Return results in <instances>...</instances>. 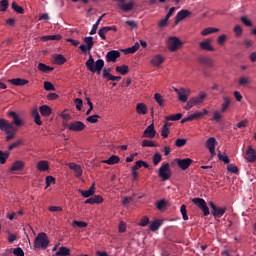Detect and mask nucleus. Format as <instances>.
Listing matches in <instances>:
<instances>
[{"label": "nucleus", "mask_w": 256, "mask_h": 256, "mask_svg": "<svg viewBox=\"0 0 256 256\" xmlns=\"http://www.w3.org/2000/svg\"><path fill=\"white\" fill-rule=\"evenodd\" d=\"M212 33H219V28H213V27L205 28V29L201 32V35H202L203 37H207V35H211Z\"/></svg>", "instance_id": "37"}, {"label": "nucleus", "mask_w": 256, "mask_h": 256, "mask_svg": "<svg viewBox=\"0 0 256 256\" xmlns=\"http://www.w3.org/2000/svg\"><path fill=\"white\" fill-rule=\"evenodd\" d=\"M223 102L221 104V113H225L229 107H231V98L228 96H223L222 97Z\"/></svg>", "instance_id": "25"}, {"label": "nucleus", "mask_w": 256, "mask_h": 256, "mask_svg": "<svg viewBox=\"0 0 256 256\" xmlns=\"http://www.w3.org/2000/svg\"><path fill=\"white\" fill-rule=\"evenodd\" d=\"M164 59L161 55H156L151 59V65L159 67L163 63Z\"/></svg>", "instance_id": "31"}, {"label": "nucleus", "mask_w": 256, "mask_h": 256, "mask_svg": "<svg viewBox=\"0 0 256 256\" xmlns=\"http://www.w3.org/2000/svg\"><path fill=\"white\" fill-rule=\"evenodd\" d=\"M227 171L230 173H235L236 175L239 173V168L235 164H230L227 166Z\"/></svg>", "instance_id": "56"}, {"label": "nucleus", "mask_w": 256, "mask_h": 256, "mask_svg": "<svg viewBox=\"0 0 256 256\" xmlns=\"http://www.w3.org/2000/svg\"><path fill=\"white\" fill-rule=\"evenodd\" d=\"M240 21L243 23V25H245L246 27H253V23L251 22V20H249V18H247V16H242L240 18Z\"/></svg>", "instance_id": "55"}, {"label": "nucleus", "mask_w": 256, "mask_h": 256, "mask_svg": "<svg viewBox=\"0 0 256 256\" xmlns=\"http://www.w3.org/2000/svg\"><path fill=\"white\" fill-rule=\"evenodd\" d=\"M20 145H23V141L22 140H17L16 142L9 145L7 151H9V153H11V151H13V149L19 147Z\"/></svg>", "instance_id": "52"}, {"label": "nucleus", "mask_w": 256, "mask_h": 256, "mask_svg": "<svg viewBox=\"0 0 256 256\" xmlns=\"http://www.w3.org/2000/svg\"><path fill=\"white\" fill-rule=\"evenodd\" d=\"M9 155H11V152L9 151H2L0 150V164L5 165L7 163V159H9Z\"/></svg>", "instance_id": "36"}, {"label": "nucleus", "mask_w": 256, "mask_h": 256, "mask_svg": "<svg viewBox=\"0 0 256 256\" xmlns=\"http://www.w3.org/2000/svg\"><path fill=\"white\" fill-rule=\"evenodd\" d=\"M206 149L210 151L211 159L217 155L215 152V147H217V139L215 137H210L206 141Z\"/></svg>", "instance_id": "10"}, {"label": "nucleus", "mask_w": 256, "mask_h": 256, "mask_svg": "<svg viewBox=\"0 0 256 256\" xmlns=\"http://www.w3.org/2000/svg\"><path fill=\"white\" fill-rule=\"evenodd\" d=\"M71 255V250L65 246L59 248L58 252H56L55 256H68Z\"/></svg>", "instance_id": "34"}, {"label": "nucleus", "mask_w": 256, "mask_h": 256, "mask_svg": "<svg viewBox=\"0 0 256 256\" xmlns=\"http://www.w3.org/2000/svg\"><path fill=\"white\" fill-rule=\"evenodd\" d=\"M149 225V217L144 216L139 223L140 227H147Z\"/></svg>", "instance_id": "63"}, {"label": "nucleus", "mask_w": 256, "mask_h": 256, "mask_svg": "<svg viewBox=\"0 0 256 256\" xmlns=\"http://www.w3.org/2000/svg\"><path fill=\"white\" fill-rule=\"evenodd\" d=\"M189 15H191V12L189 10H185V9L180 10L175 17L176 25L179 24L180 21H183V19H187Z\"/></svg>", "instance_id": "18"}, {"label": "nucleus", "mask_w": 256, "mask_h": 256, "mask_svg": "<svg viewBox=\"0 0 256 256\" xmlns=\"http://www.w3.org/2000/svg\"><path fill=\"white\" fill-rule=\"evenodd\" d=\"M162 159H163V156H161V153L156 152V153L153 155V158H152L153 165H154L155 167H157V165H159V163H161Z\"/></svg>", "instance_id": "44"}, {"label": "nucleus", "mask_w": 256, "mask_h": 256, "mask_svg": "<svg viewBox=\"0 0 256 256\" xmlns=\"http://www.w3.org/2000/svg\"><path fill=\"white\" fill-rule=\"evenodd\" d=\"M78 193H80L82 197H85L86 199L91 197L95 194V183H93L92 187H90L88 190H78Z\"/></svg>", "instance_id": "22"}, {"label": "nucleus", "mask_w": 256, "mask_h": 256, "mask_svg": "<svg viewBox=\"0 0 256 256\" xmlns=\"http://www.w3.org/2000/svg\"><path fill=\"white\" fill-rule=\"evenodd\" d=\"M13 254L15 256H25V252L23 251V249L21 247L15 248L13 250Z\"/></svg>", "instance_id": "64"}, {"label": "nucleus", "mask_w": 256, "mask_h": 256, "mask_svg": "<svg viewBox=\"0 0 256 256\" xmlns=\"http://www.w3.org/2000/svg\"><path fill=\"white\" fill-rule=\"evenodd\" d=\"M139 42H136L133 46L127 48L124 50V53H128V54H133V53H137V51H139Z\"/></svg>", "instance_id": "40"}, {"label": "nucleus", "mask_w": 256, "mask_h": 256, "mask_svg": "<svg viewBox=\"0 0 256 256\" xmlns=\"http://www.w3.org/2000/svg\"><path fill=\"white\" fill-rule=\"evenodd\" d=\"M84 43L85 45H80L79 49L82 51V53H87V51H89V53H91V49H93V46L95 45V41H93V37L92 36H88V37H84Z\"/></svg>", "instance_id": "9"}, {"label": "nucleus", "mask_w": 256, "mask_h": 256, "mask_svg": "<svg viewBox=\"0 0 256 256\" xmlns=\"http://www.w3.org/2000/svg\"><path fill=\"white\" fill-rule=\"evenodd\" d=\"M23 169H25V162L17 160L12 164L10 171H23Z\"/></svg>", "instance_id": "24"}, {"label": "nucleus", "mask_w": 256, "mask_h": 256, "mask_svg": "<svg viewBox=\"0 0 256 256\" xmlns=\"http://www.w3.org/2000/svg\"><path fill=\"white\" fill-rule=\"evenodd\" d=\"M63 39V36L60 34L58 35H47L42 37V41H61Z\"/></svg>", "instance_id": "35"}, {"label": "nucleus", "mask_w": 256, "mask_h": 256, "mask_svg": "<svg viewBox=\"0 0 256 256\" xmlns=\"http://www.w3.org/2000/svg\"><path fill=\"white\" fill-rule=\"evenodd\" d=\"M183 47V42L177 36H170L167 39V48L172 52L179 51Z\"/></svg>", "instance_id": "4"}, {"label": "nucleus", "mask_w": 256, "mask_h": 256, "mask_svg": "<svg viewBox=\"0 0 256 256\" xmlns=\"http://www.w3.org/2000/svg\"><path fill=\"white\" fill-rule=\"evenodd\" d=\"M45 91H55V86L51 82H44Z\"/></svg>", "instance_id": "62"}, {"label": "nucleus", "mask_w": 256, "mask_h": 256, "mask_svg": "<svg viewBox=\"0 0 256 256\" xmlns=\"http://www.w3.org/2000/svg\"><path fill=\"white\" fill-rule=\"evenodd\" d=\"M175 145H176V147H185V145H187V139L178 138L175 141Z\"/></svg>", "instance_id": "59"}, {"label": "nucleus", "mask_w": 256, "mask_h": 256, "mask_svg": "<svg viewBox=\"0 0 256 256\" xmlns=\"http://www.w3.org/2000/svg\"><path fill=\"white\" fill-rule=\"evenodd\" d=\"M40 114L42 117H51L53 110L48 105H42L39 108Z\"/></svg>", "instance_id": "23"}, {"label": "nucleus", "mask_w": 256, "mask_h": 256, "mask_svg": "<svg viewBox=\"0 0 256 256\" xmlns=\"http://www.w3.org/2000/svg\"><path fill=\"white\" fill-rule=\"evenodd\" d=\"M175 163L178 165V167H180L182 169V171H187V169L190 168L191 165L193 164V159H191V158H185V159L176 158Z\"/></svg>", "instance_id": "11"}, {"label": "nucleus", "mask_w": 256, "mask_h": 256, "mask_svg": "<svg viewBox=\"0 0 256 256\" xmlns=\"http://www.w3.org/2000/svg\"><path fill=\"white\" fill-rule=\"evenodd\" d=\"M0 131L6 133V141H12L17 134V128H15L11 122L3 118H0Z\"/></svg>", "instance_id": "2"}, {"label": "nucleus", "mask_w": 256, "mask_h": 256, "mask_svg": "<svg viewBox=\"0 0 256 256\" xmlns=\"http://www.w3.org/2000/svg\"><path fill=\"white\" fill-rule=\"evenodd\" d=\"M85 65L90 73H97V75H101V71H103L105 67V61L103 59H98L95 62L93 55L89 53V59L86 61Z\"/></svg>", "instance_id": "1"}, {"label": "nucleus", "mask_w": 256, "mask_h": 256, "mask_svg": "<svg viewBox=\"0 0 256 256\" xmlns=\"http://www.w3.org/2000/svg\"><path fill=\"white\" fill-rule=\"evenodd\" d=\"M160 227L161 223L159 222V220H155L150 224L149 229L150 231H157Z\"/></svg>", "instance_id": "51"}, {"label": "nucleus", "mask_w": 256, "mask_h": 256, "mask_svg": "<svg viewBox=\"0 0 256 256\" xmlns=\"http://www.w3.org/2000/svg\"><path fill=\"white\" fill-rule=\"evenodd\" d=\"M98 119H101V116L95 114V115H92V116H88L86 121H88V123H97Z\"/></svg>", "instance_id": "58"}, {"label": "nucleus", "mask_w": 256, "mask_h": 256, "mask_svg": "<svg viewBox=\"0 0 256 256\" xmlns=\"http://www.w3.org/2000/svg\"><path fill=\"white\" fill-rule=\"evenodd\" d=\"M37 169L42 172L49 171V162L46 160L39 161L37 163Z\"/></svg>", "instance_id": "30"}, {"label": "nucleus", "mask_w": 256, "mask_h": 256, "mask_svg": "<svg viewBox=\"0 0 256 256\" xmlns=\"http://www.w3.org/2000/svg\"><path fill=\"white\" fill-rule=\"evenodd\" d=\"M197 61L201 67H204V69H213V67H215L213 59L207 56H199Z\"/></svg>", "instance_id": "8"}, {"label": "nucleus", "mask_w": 256, "mask_h": 256, "mask_svg": "<svg viewBox=\"0 0 256 256\" xmlns=\"http://www.w3.org/2000/svg\"><path fill=\"white\" fill-rule=\"evenodd\" d=\"M136 111L138 115H147V105H145V103H138Z\"/></svg>", "instance_id": "32"}, {"label": "nucleus", "mask_w": 256, "mask_h": 256, "mask_svg": "<svg viewBox=\"0 0 256 256\" xmlns=\"http://www.w3.org/2000/svg\"><path fill=\"white\" fill-rule=\"evenodd\" d=\"M157 135V131L155 130V124H150L145 131L143 132L142 137H146L148 139H153Z\"/></svg>", "instance_id": "16"}, {"label": "nucleus", "mask_w": 256, "mask_h": 256, "mask_svg": "<svg viewBox=\"0 0 256 256\" xmlns=\"http://www.w3.org/2000/svg\"><path fill=\"white\" fill-rule=\"evenodd\" d=\"M192 203H194L196 207H199V209H201V211L204 214V217H207L208 215H210L211 212L209 211V206H207V202H205V199L194 198L192 199Z\"/></svg>", "instance_id": "6"}, {"label": "nucleus", "mask_w": 256, "mask_h": 256, "mask_svg": "<svg viewBox=\"0 0 256 256\" xmlns=\"http://www.w3.org/2000/svg\"><path fill=\"white\" fill-rule=\"evenodd\" d=\"M183 117V114L177 113L173 115L166 116V121H179Z\"/></svg>", "instance_id": "47"}, {"label": "nucleus", "mask_w": 256, "mask_h": 256, "mask_svg": "<svg viewBox=\"0 0 256 256\" xmlns=\"http://www.w3.org/2000/svg\"><path fill=\"white\" fill-rule=\"evenodd\" d=\"M49 247V237L47 233L40 232L34 239V249L37 251H45Z\"/></svg>", "instance_id": "3"}, {"label": "nucleus", "mask_w": 256, "mask_h": 256, "mask_svg": "<svg viewBox=\"0 0 256 256\" xmlns=\"http://www.w3.org/2000/svg\"><path fill=\"white\" fill-rule=\"evenodd\" d=\"M74 103H75L76 109H77L78 111H81V109H83V99H81V98H76V99L74 100Z\"/></svg>", "instance_id": "60"}, {"label": "nucleus", "mask_w": 256, "mask_h": 256, "mask_svg": "<svg viewBox=\"0 0 256 256\" xmlns=\"http://www.w3.org/2000/svg\"><path fill=\"white\" fill-rule=\"evenodd\" d=\"M32 117L36 125H43V121H41V115H39V110L37 108L32 110Z\"/></svg>", "instance_id": "28"}, {"label": "nucleus", "mask_w": 256, "mask_h": 256, "mask_svg": "<svg viewBox=\"0 0 256 256\" xmlns=\"http://www.w3.org/2000/svg\"><path fill=\"white\" fill-rule=\"evenodd\" d=\"M116 72L120 73V75H127V73H129V66L127 65L117 66Z\"/></svg>", "instance_id": "42"}, {"label": "nucleus", "mask_w": 256, "mask_h": 256, "mask_svg": "<svg viewBox=\"0 0 256 256\" xmlns=\"http://www.w3.org/2000/svg\"><path fill=\"white\" fill-rule=\"evenodd\" d=\"M54 61L56 65H64V63H67V58H65L62 54H57L54 57Z\"/></svg>", "instance_id": "39"}, {"label": "nucleus", "mask_w": 256, "mask_h": 256, "mask_svg": "<svg viewBox=\"0 0 256 256\" xmlns=\"http://www.w3.org/2000/svg\"><path fill=\"white\" fill-rule=\"evenodd\" d=\"M174 91L178 95V101H181V103H187V100L189 99V95H191L190 89L174 88Z\"/></svg>", "instance_id": "7"}, {"label": "nucleus", "mask_w": 256, "mask_h": 256, "mask_svg": "<svg viewBox=\"0 0 256 256\" xmlns=\"http://www.w3.org/2000/svg\"><path fill=\"white\" fill-rule=\"evenodd\" d=\"M8 83H11V85H15V87H23L29 84V80L22 78H13L8 80Z\"/></svg>", "instance_id": "19"}, {"label": "nucleus", "mask_w": 256, "mask_h": 256, "mask_svg": "<svg viewBox=\"0 0 256 256\" xmlns=\"http://www.w3.org/2000/svg\"><path fill=\"white\" fill-rule=\"evenodd\" d=\"M154 99L160 107H165V99H163V96H161V94L159 93L154 94Z\"/></svg>", "instance_id": "46"}, {"label": "nucleus", "mask_w": 256, "mask_h": 256, "mask_svg": "<svg viewBox=\"0 0 256 256\" xmlns=\"http://www.w3.org/2000/svg\"><path fill=\"white\" fill-rule=\"evenodd\" d=\"M223 119V115L218 110L214 111L213 113V121H216V123H219Z\"/></svg>", "instance_id": "54"}, {"label": "nucleus", "mask_w": 256, "mask_h": 256, "mask_svg": "<svg viewBox=\"0 0 256 256\" xmlns=\"http://www.w3.org/2000/svg\"><path fill=\"white\" fill-rule=\"evenodd\" d=\"M227 211V208H219L216 207V209L212 210V215L216 219H221L223 215H225V212Z\"/></svg>", "instance_id": "27"}, {"label": "nucleus", "mask_w": 256, "mask_h": 256, "mask_svg": "<svg viewBox=\"0 0 256 256\" xmlns=\"http://www.w3.org/2000/svg\"><path fill=\"white\" fill-rule=\"evenodd\" d=\"M38 69H39V71H42V73H49V72L53 71L54 68L51 66H47V64L39 63Z\"/></svg>", "instance_id": "41"}, {"label": "nucleus", "mask_w": 256, "mask_h": 256, "mask_svg": "<svg viewBox=\"0 0 256 256\" xmlns=\"http://www.w3.org/2000/svg\"><path fill=\"white\" fill-rule=\"evenodd\" d=\"M72 227H79V229H85V227H87V223L83 221L74 220L72 222Z\"/></svg>", "instance_id": "50"}, {"label": "nucleus", "mask_w": 256, "mask_h": 256, "mask_svg": "<svg viewBox=\"0 0 256 256\" xmlns=\"http://www.w3.org/2000/svg\"><path fill=\"white\" fill-rule=\"evenodd\" d=\"M120 158L117 155H112L108 160L104 161L107 165H115L119 163Z\"/></svg>", "instance_id": "43"}, {"label": "nucleus", "mask_w": 256, "mask_h": 256, "mask_svg": "<svg viewBox=\"0 0 256 256\" xmlns=\"http://www.w3.org/2000/svg\"><path fill=\"white\" fill-rule=\"evenodd\" d=\"M85 123L81 121L71 122L68 126L69 131H74L75 133H80V131H85Z\"/></svg>", "instance_id": "12"}, {"label": "nucleus", "mask_w": 256, "mask_h": 256, "mask_svg": "<svg viewBox=\"0 0 256 256\" xmlns=\"http://www.w3.org/2000/svg\"><path fill=\"white\" fill-rule=\"evenodd\" d=\"M245 159H246V161H248V163H255L256 151H255V149H253V146L249 145L247 147Z\"/></svg>", "instance_id": "13"}, {"label": "nucleus", "mask_w": 256, "mask_h": 256, "mask_svg": "<svg viewBox=\"0 0 256 256\" xmlns=\"http://www.w3.org/2000/svg\"><path fill=\"white\" fill-rule=\"evenodd\" d=\"M180 213L182 214L184 221H189V216L187 215V205H185V204L181 205Z\"/></svg>", "instance_id": "48"}, {"label": "nucleus", "mask_w": 256, "mask_h": 256, "mask_svg": "<svg viewBox=\"0 0 256 256\" xmlns=\"http://www.w3.org/2000/svg\"><path fill=\"white\" fill-rule=\"evenodd\" d=\"M171 175V165L169 163H163L158 170V177H161L162 181H169Z\"/></svg>", "instance_id": "5"}, {"label": "nucleus", "mask_w": 256, "mask_h": 256, "mask_svg": "<svg viewBox=\"0 0 256 256\" xmlns=\"http://www.w3.org/2000/svg\"><path fill=\"white\" fill-rule=\"evenodd\" d=\"M168 124H164L161 130V135L164 139H167L169 137V128L167 127Z\"/></svg>", "instance_id": "57"}, {"label": "nucleus", "mask_w": 256, "mask_h": 256, "mask_svg": "<svg viewBox=\"0 0 256 256\" xmlns=\"http://www.w3.org/2000/svg\"><path fill=\"white\" fill-rule=\"evenodd\" d=\"M85 205H94V203L99 204L103 203V197L95 195L94 197L88 198L85 202Z\"/></svg>", "instance_id": "26"}, {"label": "nucleus", "mask_w": 256, "mask_h": 256, "mask_svg": "<svg viewBox=\"0 0 256 256\" xmlns=\"http://www.w3.org/2000/svg\"><path fill=\"white\" fill-rule=\"evenodd\" d=\"M119 57H121V52L117 50H111L106 54V61L107 63H115Z\"/></svg>", "instance_id": "15"}, {"label": "nucleus", "mask_w": 256, "mask_h": 256, "mask_svg": "<svg viewBox=\"0 0 256 256\" xmlns=\"http://www.w3.org/2000/svg\"><path fill=\"white\" fill-rule=\"evenodd\" d=\"M11 7L13 11H15L16 13H19V15H23V13H25V10L23 9V7L19 6L17 2H12Z\"/></svg>", "instance_id": "45"}, {"label": "nucleus", "mask_w": 256, "mask_h": 256, "mask_svg": "<svg viewBox=\"0 0 256 256\" xmlns=\"http://www.w3.org/2000/svg\"><path fill=\"white\" fill-rule=\"evenodd\" d=\"M208 113L209 111H207V109H204L203 112H196L194 114H190V117L192 121H195V119H201L202 117H205V115H207Z\"/></svg>", "instance_id": "38"}, {"label": "nucleus", "mask_w": 256, "mask_h": 256, "mask_svg": "<svg viewBox=\"0 0 256 256\" xmlns=\"http://www.w3.org/2000/svg\"><path fill=\"white\" fill-rule=\"evenodd\" d=\"M118 7L125 13H129V11H133V7H135V2L133 1H130L128 3L122 2L118 4Z\"/></svg>", "instance_id": "20"}, {"label": "nucleus", "mask_w": 256, "mask_h": 256, "mask_svg": "<svg viewBox=\"0 0 256 256\" xmlns=\"http://www.w3.org/2000/svg\"><path fill=\"white\" fill-rule=\"evenodd\" d=\"M207 97L206 93L201 92L199 96L192 97L190 99V102H192V105L195 107V105H201L203 101H205V98Z\"/></svg>", "instance_id": "21"}, {"label": "nucleus", "mask_w": 256, "mask_h": 256, "mask_svg": "<svg viewBox=\"0 0 256 256\" xmlns=\"http://www.w3.org/2000/svg\"><path fill=\"white\" fill-rule=\"evenodd\" d=\"M211 43H213V39L208 38L205 39L204 41L199 43V47L202 51H215V47H213V45H211Z\"/></svg>", "instance_id": "14"}, {"label": "nucleus", "mask_w": 256, "mask_h": 256, "mask_svg": "<svg viewBox=\"0 0 256 256\" xmlns=\"http://www.w3.org/2000/svg\"><path fill=\"white\" fill-rule=\"evenodd\" d=\"M239 87H247L251 85V78L249 76H241L238 80Z\"/></svg>", "instance_id": "29"}, {"label": "nucleus", "mask_w": 256, "mask_h": 256, "mask_svg": "<svg viewBox=\"0 0 256 256\" xmlns=\"http://www.w3.org/2000/svg\"><path fill=\"white\" fill-rule=\"evenodd\" d=\"M9 117H11L13 119L12 121V125L15 127H22L23 126V120H21V118H19V114L16 113L15 111H10L8 113Z\"/></svg>", "instance_id": "17"}, {"label": "nucleus", "mask_w": 256, "mask_h": 256, "mask_svg": "<svg viewBox=\"0 0 256 256\" xmlns=\"http://www.w3.org/2000/svg\"><path fill=\"white\" fill-rule=\"evenodd\" d=\"M106 14H102L96 21L95 24H93L92 29L90 31L91 35H95L97 33V29H99V24L101 21H103V17H105Z\"/></svg>", "instance_id": "33"}, {"label": "nucleus", "mask_w": 256, "mask_h": 256, "mask_svg": "<svg viewBox=\"0 0 256 256\" xmlns=\"http://www.w3.org/2000/svg\"><path fill=\"white\" fill-rule=\"evenodd\" d=\"M9 9V0H1L0 1V11L4 13Z\"/></svg>", "instance_id": "49"}, {"label": "nucleus", "mask_w": 256, "mask_h": 256, "mask_svg": "<svg viewBox=\"0 0 256 256\" xmlns=\"http://www.w3.org/2000/svg\"><path fill=\"white\" fill-rule=\"evenodd\" d=\"M218 159H219V161H223V163H224L225 165H229V163H230L229 156H227V155H225V154L219 153V154H218Z\"/></svg>", "instance_id": "53"}, {"label": "nucleus", "mask_w": 256, "mask_h": 256, "mask_svg": "<svg viewBox=\"0 0 256 256\" xmlns=\"http://www.w3.org/2000/svg\"><path fill=\"white\" fill-rule=\"evenodd\" d=\"M142 147H157V144L151 140H143Z\"/></svg>", "instance_id": "61"}]
</instances>
